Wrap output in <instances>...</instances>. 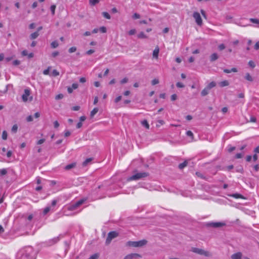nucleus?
Returning <instances> with one entry per match:
<instances>
[{
    "label": "nucleus",
    "mask_w": 259,
    "mask_h": 259,
    "mask_svg": "<svg viewBox=\"0 0 259 259\" xmlns=\"http://www.w3.org/2000/svg\"><path fill=\"white\" fill-rule=\"evenodd\" d=\"M51 210V208L49 206H48L47 207H46L44 209V211H43V213L44 215H46V214H47L49 211Z\"/></svg>",
    "instance_id": "35"
},
{
    "label": "nucleus",
    "mask_w": 259,
    "mask_h": 259,
    "mask_svg": "<svg viewBox=\"0 0 259 259\" xmlns=\"http://www.w3.org/2000/svg\"><path fill=\"white\" fill-rule=\"evenodd\" d=\"M86 119V117L85 116H82L80 117L79 120L80 122L84 121Z\"/></svg>",
    "instance_id": "62"
},
{
    "label": "nucleus",
    "mask_w": 259,
    "mask_h": 259,
    "mask_svg": "<svg viewBox=\"0 0 259 259\" xmlns=\"http://www.w3.org/2000/svg\"><path fill=\"white\" fill-rule=\"evenodd\" d=\"M249 21L253 23L259 24V19H258L250 18Z\"/></svg>",
    "instance_id": "30"
},
{
    "label": "nucleus",
    "mask_w": 259,
    "mask_h": 259,
    "mask_svg": "<svg viewBox=\"0 0 259 259\" xmlns=\"http://www.w3.org/2000/svg\"><path fill=\"white\" fill-rule=\"evenodd\" d=\"M70 134H71V133L69 131H65L64 136L65 137H67L69 136L70 135Z\"/></svg>",
    "instance_id": "58"
},
{
    "label": "nucleus",
    "mask_w": 259,
    "mask_h": 259,
    "mask_svg": "<svg viewBox=\"0 0 259 259\" xmlns=\"http://www.w3.org/2000/svg\"><path fill=\"white\" fill-rule=\"evenodd\" d=\"M17 130H18V126L17 124H14L13 126H12V132L14 133H16L17 131Z\"/></svg>",
    "instance_id": "34"
},
{
    "label": "nucleus",
    "mask_w": 259,
    "mask_h": 259,
    "mask_svg": "<svg viewBox=\"0 0 259 259\" xmlns=\"http://www.w3.org/2000/svg\"><path fill=\"white\" fill-rule=\"evenodd\" d=\"M95 51L94 50H90L87 52V54L88 55H91L92 54L94 53Z\"/></svg>",
    "instance_id": "60"
},
{
    "label": "nucleus",
    "mask_w": 259,
    "mask_h": 259,
    "mask_svg": "<svg viewBox=\"0 0 259 259\" xmlns=\"http://www.w3.org/2000/svg\"><path fill=\"white\" fill-rule=\"evenodd\" d=\"M138 37L139 38H146L147 36L144 34L143 32H141L138 35Z\"/></svg>",
    "instance_id": "28"
},
{
    "label": "nucleus",
    "mask_w": 259,
    "mask_h": 259,
    "mask_svg": "<svg viewBox=\"0 0 259 259\" xmlns=\"http://www.w3.org/2000/svg\"><path fill=\"white\" fill-rule=\"evenodd\" d=\"M149 176V174L146 172H137L127 178V181H137L146 178Z\"/></svg>",
    "instance_id": "3"
},
{
    "label": "nucleus",
    "mask_w": 259,
    "mask_h": 259,
    "mask_svg": "<svg viewBox=\"0 0 259 259\" xmlns=\"http://www.w3.org/2000/svg\"><path fill=\"white\" fill-rule=\"evenodd\" d=\"M7 133L6 131H4L2 133V139L4 140H7Z\"/></svg>",
    "instance_id": "33"
},
{
    "label": "nucleus",
    "mask_w": 259,
    "mask_h": 259,
    "mask_svg": "<svg viewBox=\"0 0 259 259\" xmlns=\"http://www.w3.org/2000/svg\"><path fill=\"white\" fill-rule=\"evenodd\" d=\"M17 256L19 259H35L31 246H27L20 249L17 253Z\"/></svg>",
    "instance_id": "1"
},
{
    "label": "nucleus",
    "mask_w": 259,
    "mask_h": 259,
    "mask_svg": "<svg viewBox=\"0 0 259 259\" xmlns=\"http://www.w3.org/2000/svg\"><path fill=\"white\" fill-rule=\"evenodd\" d=\"M191 251L194 253H197L198 254L203 255L205 256H211V254L209 252L204 250L202 249L193 247L191 249Z\"/></svg>",
    "instance_id": "4"
},
{
    "label": "nucleus",
    "mask_w": 259,
    "mask_h": 259,
    "mask_svg": "<svg viewBox=\"0 0 259 259\" xmlns=\"http://www.w3.org/2000/svg\"><path fill=\"white\" fill-rule=\"evenodd\" d=\"M242 157V154L241 153H237L235 156V157L237 159L241 158Z\"/></svg>",
    "instance_id": "63"
},
{
    "label": "nucleus",
    "mask_w": 259,
    "mask_h": 259,
    "mask_svg": "<svg viewBox=\"0 0 259 259\" xmlns=\"http://www.w3.org/2000/svg\"><path fill=\"white\" fill-rule=\"evenodd\" d=\"M230 196L234 197L235 198L238 199V198H243V197L242 195L239 194H233L230 195Z\"/></svg>",
    "instance_id": "24"
},
{
    "label": "nucleus",
    "mask_w": 259,
    "mask_h": 259,
    "mask_svg": "<svg viewBox=\"0 0 259 259\" xmlns=\"http://www.w3.org/2000/svg\"><path fill=\"white\" fill-rule=\"evenodd\" d=\"M102 15L106 19H110L111 18L110 15L108 13L104 12L102 13Z\"/></svg>",
    "instance_id": "31"
},
{
    "label": "nucleus",
    "mask_w": 259,
    "mask_h": 259,
    "mask_svg": "<svg viewBox=\"0 0 259 259\" xmlns=\"http://www.w3.org/2000/svg\"><path fill=\"white\" fill-rule=\"evenodd\" d=\"M254 49L255 50L259 49V41L257 42L255 45H254Z\"/></svg>",
    "instance_id": "64"
},
{
    "label": "nucleus",
    "mask_w": 259,
    "mask_h": 259,
    "mask_svg": "<svg viewBox=\"0 0 259 259\" xmlns=\"http://www.w3.org/2000/svg\"><path fill=\"white\" fill-rule=\"evenodd\" d=\"M51 47L52 48H56L58 47L59 46V44L58 42L57 41L55 40V41H53L51 44Z\"/></svg>",
    "instance_id": "26"
},
{
    "label": "nucleus",
    "mask_w": 259,
    "mask_h": 259,
    "mask_svg": "<svg viewBox=\"0 0 259 259\" xmlns=\"http://www.w3.org/2000/svg\"><path fill=\"white\" fill-rule=\"evenodd\" d=\"M128 79L127 77H124L122 79L120 80V83L121 84H124L128 82Z\"/></svg>",
    "instance_id": "36"
},
{
    "label": "nucleus",
    "mask_w": 259,
    "mask_h": 259,
    "mask_svg": "<svg viewBox=\"0 0 259 259\" xmlns=\"http://www.w3.org/2000/svg\"><path fill=\"white\" fill-rule=\"evenodd\" d=\"M248 64L251 68H254L255 66L254 63L252 61H249Z\"/></svg>",
    "instance_id": "47"
},
{
    "label": "nucleus",
    "mask_w": 259,
    "mask_h": 259,
    "mask_svg": "<svg viewBox=\"0 0 259 259\" xmlns=\"http://www.w3.org/2000/svg\"><path fill=\"white\" fill-rule=\"evenodd\" d=\"M223 71L226 73H230L232 72H237V69L236 68H232L231 69H224Z\"/></svg>",
    "instance_id": "17"
},
{
    "label": "nucleus",
    "mask_w": 259,
    "mask_h": 259,
    "mask_svg": "<svg viewBox=\"0 0 259 259\" xmlns=\"http://www.w3.org/2000/svg\"><path fill=\"white\" fill-rule=\"evenodd\" d=\"M235 149V147H233V146H228V151L229 152H232V151H234Z\"/></svg>",
    "instance_id": "45"
},
{
    "label": "nucleus",
    "mask_w": 259,
    "mask_h": 259,
    "mask_svg": "<svg viewBox=\"0 0 259 259\" xmlns=\"http://www.w3.org/2000/svg\"><path fill=\"white\" fill-rule=\"evenodd\" d=\"M141 257V255L138 253H130L126 255L123 259H134L137 257Z\"/></svg>",
    "instance_id": "9"
},
{
    "label": "nucleus",
    "mask_w": 259,
    "mask_h": 259,
    "mask_svg": "<svg viewBox=\"0 0 259 259\" xmlns=\"http://www.w3.org/2000/svg\"><path fill=\"white\" fill-rule=\"evenodd\" d=\"M78 87V85L76 83H73L71 87H68L67 91L70 94L72 93L73 90L76 89Z\"/></svg>",
    "instance_id": "12"
},
{
    "label": "nucleus",
    "mask_w": 259,
    "mask_h": 259,
    "mask_svg": "<svg viewBox=\"0 0 259 259\" xmlns=\"http://www.w3.org/2000/svg\"><path fill=\"white\" fill-rule=\"evenodd\" d=\"M8 171L7 169L3 168L0 169V176H4L7 174Z\"/></svg>",
    "instance_id": "27"
},
{
    "label": "nucleus",
    "mask_w": 259,
    "mask_h": 259,
    "mask_svg": "<svg viewBox=\"0 0 259 259\" xmlns=\"http://www.w3.org/2000/svg\"><path fill=\"white\" fill-rule=\"evenodd\" d=\"M219 58V56L217 53H213L210 56V61L213 62Z\"/></svg>",
    "instance_id": "14"
},
{
    "label": "nucleus",
    "mask_w": 259,
    "mask_h": 259,
    "mask_svg": "<svg viewBox=\"0 0 259 259\" xmlns=\"http://www.w3.org/2000/svg\"><path fill=\"white\" fill-rule=\"evenodd\" d=\"M30 95V91L29 89H25L24 93L22 96V100L24 102H26L28 100V97Z\"/></svg>",
    "instance_id": "10"
},
{
    "label": "nucleus",
    "mask_w": 259,
    "mask_h": 259,
    "mask_svg": "<svg viewBox=\"0 0 259 259\" xmlns=\"http://www.w3.org/2000/svg\"><path fill=\"white\" fill-rule=\"evenodd\" d=\"M99 109L98 108H94L93 110L91 112L90 117L93 118L95 115L98 112Z\"/></svg>",
    "instance_id": "20"
},
{
    "label": "nucleus",
    "mask_w": 259,
    "mask_h": 259,
    "mask_svg": "<svg viewBox=\"0 0 259 259\" xmlns=\"http://www.w3.org/2000/svg\"><path fill=\"white\" fill-rule=\"evenodd\" d=\"M26 120L28 122H31V121H33V117H32V116L31 115L28 116L27 117V118H26Z\"/></svg>",
    "instance_id": "53"
},
{
    "label": "nucleus",
    "mask_w": 259,
    "mask_h": 259,
    "mask_svg": "<svg viewBox=\"0 0 259 259\" xmlns=\"http://www.w3.org/2000/svg\"><path fill=\"white\" fill-rule=\"evenodd\" d=\"M136 29H133L130 30L128 31V34L130 35H132L135 34L136 33Z\"/></svg>",
    "instance_id": "44"
},
{
    "label": "nucleus",
    "mask_w": 259,
    "mask_h": 259,
    "mask_svg": "<svg viewBox=\"0 0 259 259\" xmlns=\"http://www.w3.org/2000/svg\"><path fill=\"white\" fill-rule=\"evenodd\" d=\"M75 166L76 163H72L65 166L64 168L65 170H70L74 168Z\"/></svg>",
    "instance_id": "16"
},
{
    "label": "nucleus",
    "mask_w": 259,
    "mask_h": 259,
    "mask_svg": "<svg viewBox=\"0 0 259 259\" xmlns=\"http://www.w3.org/2000/svg\"><path fill=\"white\" fill-rule=\"evenodd\" d=\"M63 97V96L62 94H59L56 96L55 99L56 100H59V99H62Z\"/></svg>",
    "instance_id": "54"
},
{
    "label": "nucleus",
    "mask_w": 259,
    "mask_h": 259,
    "mask_svg": "<svg viewBox=\"0 0 259 259\" xmlns=\"http://www.w3.org/2000/svg\"><path fill=\"white\" fill-rule=\"evenodd\" d=\"M159 83V80L158 79L155 78L152 80L151 83L152 85H155Z\"/></svg>",
    "instance_id": "41"
},
{
    "label": "nucleus",
    "mask_w": 259,
    "mask_h": 259,
    "mask_svg": "<svg viewBox=\"0 0 259 259\" xmlns=\"http://www.w3.org/2000/svg\"><path fill=\"white\" fill-rule=\"evenodd\" d=\"M177 96L176 94H173L171 96V100L172 101H175L177 99Z\"/></svg>",
    "instance_id": "55"
},
{
    "label": "nucleus",
    "mask_w": 259,
    "mask_h": 259,
    "mask_svg": "<svg viewBox=\"0 0 259 259\" xmlns=\"http://www.w3.org/2000/svg\"><path fill=\"white\" fill-rule=\"evenodd\" d=\"M93 160L92 158H89L85 159L82 163V165L83 166H86Z\"/></svg>",
    "instance_id": "21"
},
{
    "label": "nucleus",
    "mask_w": 259,
    "mask_h": 259,
    "mask_svg": "<svg viewBox=\"0 0 259 259\" xmlns=\"http://www.w3.org/2000/svg\"><path fill=\"white\" fill-rule=\"evenodd\" d=\"M99 30L100 31L102 32V33H105L106 32V28L104 26H102L100 28H99Z\"/></svg>",
    "instance_id": "43"
},
{
    "label": "nucleus",
    "mask_w": 259,
    "mask_h": 259,
    "mask_svg": "<svg viewBox=\"0 0 259 259\" xmlns=\"http://www.w3.org/2000/svg\"><path fill=\"white\" fill-rule=\"evenodd\" d=\"M210 90L206 87L201 92V95L202 96L204 97L206 96L209 93Z\"/></svg>",
    "instance_id": "13"
},
{
    "label": "nucleus",
    "mask_w": 259,
    "mask_h": 259,
    "mask_svg": "<svg viewBox=\"0 0 259 259\" xmlns=\"http://www.w3.org/2000/svg\"><path fill=\"white\" fill-rule=\"evenodd\" d=\"M159 52V49L158 47H156L153 52V56L154 58H157L158 56V54Z\"/></svg>",
    "instance_id": "15"
},
{
    "label": "nucleus",
    "mask_w": 259,
    "mask_h": 259,
    "mask_svg": "<svg viewBox=\"0 0 259 259\" xmlns=\"http://www.w3.org/2000/svg\"><path fill=\"white\" fill-rule=\"evenodd\" d=\"M85 200V199H80L77 201L68 206V209L70 211H73L76 209L79 206L84 203Z\"/></svg>",
    "instance_id": "5"
},
{
    "label": "nucleus",
    "mask_w": 259,
    "mask_h": 259,
    "mask_svg": "<svg viewBox=\"0 0 259 259\" xmlns=\"http://www.w3.org/2000/svg\"><path fill=\"white\" fill-rule=\"evenodd\" d=\"M122 97L121 96H119L117 98H115L114 101L115 103H118L121 100Z\"/></svg>",
    "instance_id": "51"
},
{
    "label": "nucleus",
    "mask_w": 259,
    "mask_h": 259,
    "mask_svg": "<svg viewBox=\"0 0 259 259\" xmlns=\"http://www.w3.org/2000/svg\"><path fill=\"white\" fill-rule=\"evenodd\" d=\"M219 84L221 87H224L229 85V83L228 80H225L221 81L220 82H219Z\"/></svg>",
    "instance_id": "18"
},
{
    "label": "nucleus",
    "mask_w": 259,
    "mask_h": 259,
    "mask_svg": "<svg viewBox=\"0 0 259 259\" xmlns=\"http://www.w3.org/2000/svg\"><path fill=\"white\" fill-rule=\"evenodd\" d=\"M54 126L55 128H57L59 126V123L57 121H55L54 122Z\"/></svg>",
    "instance_id": "56"
},
{
    "label": "nucleus",
    "mask_w": 259,
    "mask_h": 259,
    "mask_svg": "<svg viewBox=\"0 0 259 259\" xmlns=\"http://www.w3.org/2000/svg\"><path fill=\"white\" fill-rule=\"evenodd\" d=\"M90 4L92 5H95L99 2V0H90Z\"/></svg>",
    "instance_id": "42"
},
{
    "label": "nucleus",
    "mask_w": 259,
    "mask_h": 259,
    "mask_svg": "<svg viewBox=\"0 0 259 259\" xmlns=\"http://www.w3.org/2000/svg\"><path fill=\"white\" fill-rule=\"evenodd\" d=\"M216 85V83L214 81H211V82H210L206 87L209 89L210 90L211 89H212V88L215 87Z\"/></svg>",
    "instance_id": "25"
},
{
    "label": "nucleus",
    "mask_w": 259,
    "mask_h": 259,
    "mask_svg": "<svg viewBox=\"0 0 259 259\" xmlns=\"http://www.w3.org/2000/svg\"><path fill=\"white\" fill-rule=\"evenodd\" d=\"M226 224L223 222H210L206 224L207 227H211L213 228H221L225 226Z\"/></svg>",
    "instance_id": "7"
},
{
    "label": "nucleus",
    "mask_w": 259,
    "mask_h": 259,
    "mask_svg": "<svg viewBox=\"0 0 259 259\" xmlns=\"http://www.w3.org/2000/svg\"><path fill=\"white\" fill-rule=\"evenodd\" d=\"M193 17L195 19L197 24L199 26H201L202 24V20L200 14L198 12H195L193 13Z\"/></svg>",
    "instance_id": "8"
},
{
    "label": "nucleus",
    "mask_w": 259,
    "mask_h": 259,
    "mask_svg": "<svg viewBox=\"0 0 259 259\" xmlns=\"http://www.w3.org/2000/svg\"><path fill=\"white\" fill-rule=\"evenodd\" d=\"M242 254L240 252L234 253L231 255L232 259H241Z\"/></svg>",
    "instance_id": "11"
},
{
    "label": "nucleus",
    "mask_w": 259,
    "mask_h": 259,
    "mask_svg": "<svg viewBox=\"0 0 259 259\" xmlns=\"http://www.w3.org/2000/svg\"><path fill=\"white\" fill-rule=\"evenodd\" d=\"M22 55L23 56H28V53L27 51H26V50L23 51L22 52Z\"/></svg>",
    "instance_id": "57"
},
{
    "label": "nucleus",
    "mask_w": 259,
    "mask_h": 259,
    "mask_svg": "<svg viewBox=\"0 0 259 259\" xmlns=\"http://www.w3.org/2000/svg\"><path fill=\"white\" fill-rule=\"evenodd\" d=\"M186 135L188 136V137H191L192 139L193 138V133L190 131H188L186 132Z\"/></svg>",
    "instance_id": "39"
},
{
    "label": "nucleus",
    "mask_w": 259,
    "mask_h": 259,
    "mask_svg": "<svg viewBox=\"0 0 259 259\" xmlns=\"http://www.w3.org/2000/svg\"><path fill=\"white\" fill-rule=\"evenodd\" d=\"M187 164H188L187 161H185L184 162L180 163L179 165V168L181 169H182L187 165Z\"/></svg>",
    "instance_id": "23"
},
{
    "label": "nucleus",
    "mask_w": 259,
    "mask_h": 259,
    "mask_svg": "<svg viewBox=\"0 0 259 259\" xmlns=\"http://www.w3.org/2000/svg\"><path fill=\"white\" fill-rule=\"evenodd\" d=\"M147 243V241L145 239L138 241H129L126 242V246L133 247H141L145 245Z\"/></svg>",
    "instance_id": "2"
},
{
    "label": "nucleus",
    "mask_w": 259,
    "mask_h": 259,
    "mask_svg": "<svg viewBox=\"0 0 259 259\" xmlns=\"http://www.w3.org/2000/svg\"><path fill=\"white\" fill-rule=\"evenodd\" d=\"M118 235V233H117L115 231L110 232L108 234V236H107V237L106 240V244L107 245L110 244L111 241V240L113 239H114V238H116V237H117Z\"/></svg>",
    "instance_id": "6"
},
{
    "label": "nucleus",
    "mask_w": 259,
    "mask_h": 259,
    "mask_svg": "<svg viewBox=\"0 0 259 259\" xmlns=\"http://www.w3.org/2000/svg\"><path fill=\"white\" fill-rule=\"evenodd\" d=\"M244 78H245V79H246L248 81H253V78L250 75V74L249 73H247L245 74Z\"/></svg>",
    "instance_id": "22"
},
{
    "label": "nucleus",
    "mask_w": 259,
    "mask_h": 259,
    "mask_svg": "<svg viewBox=\"0 0 259 259\" xmlns=\"http://www.w3.org/2000/svg\"><path fill=\"white\" fill-rule=\"evenodd\" d=\"M99 255L97 253H95L91 255L89 259H98Z\"/></svg>",
    "instance_id": "38"
},
{
    "label": "nucleus",
    "mask_w": 259,
    "mask_h": 259,
    "mask_svg": "<svg viewBox=\"0 0 259 259\" xmlns=\"http://www.w3.org/2000/svg\"><path fill=\"white\" fill-rule=\"evenodd\" d=\"M218 48L220 51H222L225 49V46L224 44H221L219 46Z\"/></svg>",
    "instance_id": "49"
},
{
    "label": "nucleus",
    "mask_w": 259,
    "mask_h": 259,
    "mask_svg": "<svg viewBox=\"0 0 259 259\" xmlns=\"http://www.w3.org/2000/svg\"><path fill=\"white\" fill-rule=\"evenodd\" d=\"M49 72H50V67H48V69H45L43 71V73L45 75H48L49 74Z\"/></svg>",
    "instance_id": "48"
},
{
    "label": "nucleus",
    "mask_w": 259,
    "mask_h": 259,
    "mask_svg": "<svg viewBox=\"0 0 259 259\" xmlns=\"http://www.w3.org/2000/svg\"><path fill=\"white\" fill-rule=\"evenodd\" d=\"M38 35L39 33L38 32V31H36L31 34V35H30V38L31 39H34L36 38L38 36Z\"/></svg>",
    "instance_id": "19"
},
{
    "label": "nucleus",
    "mask_w": 259,
    "mask_h": 259,
    "mask_svg": "<svg viewBox=\"0 0 259 259\" xmlns=\"http://www.w3.org/2000/svg\"><path fill=\"white\" fill-rule=\"evenodd\" d=\"M132 17L134 19H139L140 18V15L139 14L135 13L133 15Z\"/></svg>",
    "instance_id": "40"
},
{
    "label": "nucleus",
    "mask_w": 259,
    "mask_h": 259,
    "mask_svg": "<svg viewBox=\"0 0 259 259\" xmlns=\"http://www.w3.org/2000/svg\"><path fill=\"white\" fill-rule=\"evenodd\" d=\"M20 64V61L18 60H14L13 62V64L15 66L19 65Z\"/></svg>",
    "instance_id": "46"
},
{
    "label": "nucleus",
    "mask_w": 259,
    "mask_h": 259,
    "mask_svg": "<svg viewBox=\"0 0 259 259\" xmlns=\"http://www.w3.org/2000/svg\"><path fill=\"white\" fill-rule=\"evenodd\" d=\"M142 124L143 126H144L146 128L149 129V125L147 121L146 120H144L142 122Z\"/></svg>",
    "instance_id": "29"
},
{
    "label": "nucleus",
    "mask_w": 259,
    "mask_h": 259,
    "mask_svg": "<svg viewBox=\"0 0 259 259\" xmlns=\"http://www.w3.org/2000/svg\"><path fill=\"white\" fill-rule=\"evenodd\" d=\"M79 81L81 83H84L86 81V79L85 77H81L79 79Z\"/></svg>",
    "instance_id": "59"
},
{
    "label": "nucleus",
    "mask_w": 259,
    "mask_h": 259,
    "mask_svg": "<svg viewBox=\"0 0 259 259\" xmlns=\"http://www.w3.org/2000/svg\"><path fill=\"white\" fill-rule=\"evenodd\" d=\"M176 85L178 88H184V85L182 83L180 82H177L176 84Z\"/></svg>",
    "instance_id": "52"
},
{
    "label": "nucleus",
    "mask_w": 259,
    "mask_h": 259,
    "mask_svg": "<svg viewBox=\"0 0 259 259\" xmlns=\"http://www.w3.org/2000/svg\"><path fill=\"white\" fill-rule=\"evenodd\" d=\"M59 55V52L57 51L54 52L52 54V56L53 57H56L57 56Z\"/></svg>",
    "instance_id": "61"
},
{
    "label": "nucleus",
    "mask_w": 259,
    "mask_h": 259,
    "mask_svg": "<svg viewBox=\"0 0 259 259\" xmlns=\"http://www.w3.org/2000/svg\"><path fill=\"white\" fill-rule=\"evenodd\" d=\"M76 51V48L75 47H72L68 50V52L70 53L75 52Z\"/></svg>",
    "instance_id": "37"
},
{
    "label": "nucleus",
    "mask_w": 259,
    "mask_h": 259,
    "mask_svg": "<svg viewBox=\"0 0 259 259\" xmlns=\"http://www.w3.org/2000/svg\"><path fill=\"white\" fill-rule=\"evenodd\" d=\"M52 74L54 76H56L59 75V73L57 70H53Z\"/></svg>",
    "instance_id": "50"
},
{
    "label": "nucleus",
    "mask_w": 259,
    "mask_h": 259,
    "mask_svg": "<svg viewBox=\"0 0 259 259\" xmlns=\"http://www.w3.org/2000/svg\"><path fill=\"white\" fill-rule=\"evenodd\" d=\"M56 8V6L55 5H52L51 6V7H50V9H51V12H52V14L53 15H54V14H55V12Z\"/></svg>",
    "instance_id": "32"
}]
</instances>
